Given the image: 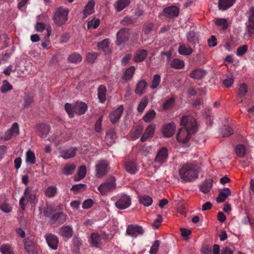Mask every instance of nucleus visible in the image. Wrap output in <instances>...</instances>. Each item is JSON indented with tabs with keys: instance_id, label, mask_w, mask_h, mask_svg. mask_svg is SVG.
Segmentation results:
<instances>
[{
	"instance_id": "obj_1",
	"label": "nucleus",
	"mask_w": 254,
	"mask_h": 254,
	"mask_svg": "<svg viewBox=\"0 0 254 254\" xmlns=\"http://www.w3.org/2000/svg\"><path fill=\"white\" fill-rule=\"evenodd\" d=\"M199 167L195 163H187L179 169L181 178L186 182H191L197 178Z\"/></svg>"
},
{
	"instance_id": "obj_2",
	"label": "nucleus",
	"mask_w": 254,
	"mask_h": 254,
	"mask_svg": "<svg viewBox=\"0 0 254 254\" xmlns=\"http://www.w3.org/2000/svg\"><path fill=\"white\" fill-rule=\"evenodd\" d=\"M38 201V190L31 187H26L24 191L22 196L19 200V206L24 210L27 204L32 206L35 205Z\"/></svg>"
},
{
	"instance_id": "obj_3",
	"label": "nucleus",
	"mask_w": 254,
	"mask_h": 254,
	"mask_svg": "<svg viewBox=\"0 0 254 254\" xmlns=\"http://www.w3.org/2000/svg\"><path fill=\"white\" fill-rule=\"evenodd\" d=\"M64 109L70 118L74 117V114L81 115L85 113L87 110L88 106L82 102H76L73 106L70 103H66L64 105Z\"/></svg>"
},
{
	"instance_id": "obj_4",
	"label": "nucleus",
	"mask_w": 254,
	"mask_h": 254,
	"mask_svg": "<svg viewBox=\"0 0 254 254\" xmlns=\"http://www.w3.org/2000/svg\"><path fill=\"white\" fill-rule=\"evenodd\" d=\"M181 125L193 134L197 130L195 119L191 116H183L181 120Z\"/></svg>"
},
{
	"instance_id": "obj_5",
	"label": "nucleus",
	"mask_w": 254,
	"mask_h": 254,
	"mask_svg": "<svg viewBox=\"0 0 254 254\" xmlns=\"http://www.w3.org/2000/svg\"><path fill=\"white\" fill-rule=\"evenodd\" d=\"M248 21L245 23L246 32L250 37L254 36V6H251L246 14Z\"/></svg>"
},
{
	"instance_id": "obj_6",
	"label": "nucleus",
	"mask_w": 254,
	"mask_h": 254,
	"mask_svg": "<svg viewBox=\"0 0 254 254\" xmlns=\"http://www.w3.org/2000/svg\"><path fill=\"white\" fill-rule=\"evenodd\" d=\"M68 10L66 8L59 7L54 15L53 20L54 23L60 26L64 24L67 20Z\"/></svg>"
},
{
	"instance_id": "obj_7",
	"label": "nucleus",
	"mask_w": 254,
	"mask_h": 254,
	"mask_svg": "<svg viewBox=\"0 0 254 254\" xmlns=\"http://www.w3.org/2000/svg\"><path fill=\"white\" fill-rule=\"evenodd\" d=\"M67 218V215L64 212H57L50 217L49 223L50 225H61L66 221Z\"/></svg>"
},
{
	"instance_id": "obj_8",
	"label": "nucleus",
	"mask_w": 254,
	"mask_h": 254,
	"mask_svg": "<svg viewBox=\"0 0 254 254\" xmlns=\"http://www.w3.org/2000/svg\"><path fill=\"white\" fill-rule=\"evenodd\" d=\"M116 187L115 180L114 178H113L112 181L106 182L100 185L98 188V190L102 195H105L107 193L114 190Z\"/></svg>"
},
{
	"instance_id": "obj_9",
	"label": "nucleus",
	"mask_w": 254,
	"mask_h": 254,
	"mask_svg": "<svg viewBox=\"0 0 254 254\" xmlns=\"http://www.w3.org/2000/svg\"><path fill=\"white\" fill-rule=\"evenodd\" d=\"M192 134L186 129L181 128L177 134L176 138L179 142L186 144Z\"/></svg>"
},
{
	"instance_id": "obj_10",
	"label": "nucleus",
	"mask_w": 254,
	"mask_h": 254,
	"mask_svg": "<svg viewBox=\"0 0 254 254\" xmlns=\"http://www.w3.org/2000/svg\"><path fill=\"white\" fill-rule=\"evenodd\" d=\"M24 248L26 251L31 254H37V246L32 237L24 240Z\"/></svg>"
},
{
	"instance_id": "obj_11",
	"label": "nucleus",
	"mask_w": 254,
	"mask_h": 254,
	"mask_svg": "<svg viewBox=\"0 0 254 254\" xmlns=\"http://www.w3.org/2000/svg\"><path fill=\"white\" fill-rule=\"evenodd\" d=\"M144 233V230L142 226L136 224L128 225V235L135 238Z\"/></svg>"
},
{
	"instance_id": "obj_12",
	"label": "nucleus",
	"mask_w": 254,
	"mask_h": 254,
	"mask_svg": "<svg viewBox=\"0 0 254 254\" xmlns=\"http://www.w3.org/2000/svg\"><path fill=\"white\" fill-rule=\"evenodd\" d=\"M46 242L48 246L53 250H57L59 244L58 237L52 234L47 233L45 236Z\"/></svg>"
},
{
	"instance_id": "obj_13",
	"label": "nucleus",
	"mask_w": 254,
	"mask_h": 254,
	"mask_svg": "<svg viewBox=\"0 0 254 254\" xmlns=\"http://www.w3.org/2000/svg\"><path fill=\"white\" fill-rule=\"evenodd\" d=\"M168 156V149L165 147H162L158 152L155 159V163L162 165L166 162Z\"/></svg>"
},
{
	"instance_id": "obj_14",
	"label": "nucleus",
	"mask_w": 254,
	"mask_h": 254,
	"mask_svg": "<svg viewBox=\"0 0 254 254\" xmlns=\"http://www.w3.org/2000/svg\"><path fill=\"white\" fill-rule=\"evenodd\" d=\"M59 234L64 239L68 240L73 234V228L69 225H64L59 229Z\"/></svg>"
},
{
	"instance_id": "obj_15",
	"label": "nucleus",
	"mask_w": 254,
	"mask_h": 254,
	"mask_svg": "<svg viewBox=\"0 0 254 254\" xmlns=\"http://www.w3.org/2000/svg\"><path fill=\"white\" fill-rule=\"evenodd\" d=\"M109 169V164L106 161H101L96 165L97 174L98 177L105 175Z\"/></svg>"
},
{
	"instance_id": "obj_16",
	"label": "nucleus",
	"mask_w": 254,
	"mask_h": 254,
	"mask_svg": "<svg viewBox=\"0 0 254 254\" xmlns=\"http://www.w3.org/2000/svg\"><path fill=\"white\" fill-rule=\"evenodd\" d=\"M123 110V106L121 105L118 108L111 113L109 116V118L112 124H114L119 121L122 115Z\"/></svg>"
},
{
	"instance_id": "obj_17",
	"label": "nucleus",
	"mask_w": 254,
	"mask_h": 254,
	"mask_svg": "<svg viewBox=\"0 0 254 254\" xmlns=\"http://www.w3.org/2000/svg\"><path fill=\"white\" fill-rule=\"evenodd\" d=\"M176 125L173 122L170 123L163 127L162 133L165 137H170L175 133Z\"/></svg>"
},
{
	"instance_id": "obj_18",
	"label": "nucleus",
	"mask_w": 254,
	"mask_h": 254,
	"mask_svg": "<svg viewBox=\"0 0 254 254\" xmlns=\"http://www.w3.org/2000/svg\"><path fill=\"white\" fill-rule=\"evenodd\" d=\"M77 148L71 147L69 149H64L61 151V157L64 159H68L74 157L76 153Z\"/></svg>"
},
{
	"instance_id": "obj_19",
	"label": "nucleus",
	"mask_w": 254,
	"mask_h": 254,
	"mask_svg": "<svg viewBox=\"0 0 254 254\" xmlns=\"http://www.w3.org/2000/svg\"><path fill=\"white\" fill-rule=\"evenodd\" d=\"M155 129V126L154 124H151L148 126L145 129L144 133L141 137V142H144L148 138L153 136Z\"/></svg>"
},
{
	"instance_id": "obj_20",
	"label": "nucleus",
	"mask_w": 254,
	"mask_h": 254,
	"mask_svg": "<svg viewBox=\"0 0 254 254\" xmlns=\"http://www.w3.org/2000/svg\"><path fill=\"white\" fill-rule=\"evenodd\" d=\"M95 2L94 0H89L85 6L83 11V17L86 18L94 12Z\"/></svg>"
},
{
	"instance_id": "obj_21",
	"label": "nucleus",
	"mask_w": 254,
	"mask_h": 254,
	"mask_svg": "<svg viewBox=\"0 0 254 254\" xmlns=\"http://www.w3.org/2000/svg\"><path fill=\"white\" fill-rule=\"evenodd\" d=\"M164 12L166 16L173 17L178 16L179 9L176 6H171L164 8Z\"/></svg>"
},
{
	"instance_id": "obj_22",
	"label": "nucleus",
	"mask_w": 254,
	"mask_h": 254,
	"mask_svg": "<svg viewBox=\"0 0 254 254\" xmlns=\"http://www.w3.org/2000/svg\"><path fill=\"white\" fill-rule=\"evenodd\" d=\"M117 44L121 45L124 43L127 37V29L126 28H122L117 34Z\"/></svg>"
},
{
	"instance_id": "obj_23",
	"label": "nucleus",
	"mask_w": 254,
	"mask_h": 254,
	"mask_svg": "<svg viewBox=\"0 0 254 254\" xmlns=\"http://www.w3.org/2000/svg\"><path fill=\"white\" fill-rule=\"evenodd\" d=\"M50 131V127L46 124H40L37 127V131L41 137H46Z\"/></svg>"
},
{
	"instance_id": "obj_24",
	"label": "nucleus",
	"mask_w": 254,
	"mask_h": 254,
	"mask_svg": "<svg viewBox=\"0 0 254 254\" xmlns=\"http://www.w3.org/2000/svg\"><path fill=\"white\" fill-rule=\"evenodd\" d=\"M235 1L236 0H219V9L222 10H226L231 7Z\"/></svg>"
},
{
	"instance_id": "obj_25",
	"label": "nucleus",
	"mask_w": 254,
	"mask_h": 254,
	"mask_svg": "<svg viewBox=\"0 0 254 254\" xmlns=\"http://www.w3.org/2000/svg\"><path fill=\"white\" fill-rule=\"evenodd\" d=\"M206 74L205 70L201 68L193 70L190 73V76L195 79H200L203 78Z\"/></svg>"
},
{
	"instance_id": "obj_26",
	"label": "nucleus",
	"mask_w": 254,
	"mask_h": 254,
	"mask_svg": "<svg viewBox=\"0 0 254 254\" xmlns=\"http://www.w3.org/2000/svg\"><path fill=\"white\" fill-rule=\"evenodd\" d=\"M89 241L93 246L99 248L101 245V237L98 233H93L91 235Z\"/></svg>"
},
{
	"instance_id": "obj_27",
	"label": "nucleus",
	"mask_w": 254,
	"mask_h": 254,
	"mask_svg": "<svg viewBox=\"0 0 254 254\" xmlns=\"http://www.w3.org/2000/svg\"><path fill=\"white\" fill-rule=\"evenodd\" d=\"M231 191L228 188H224L219 193L218 197L216 198V201L218 203L224 202L226 198L230 195Z\"/></svg>"
},
{
	"instance_id": "obj_28",
	"label": "nucleus",
	"mask_w": 254,
	"mask_h": 254,
	"mask_svg": "<svg viewBox=\"0 0 254 254\" xmlns=\"http://www.w3.org/2000/svg\"><path fill=\"white\" fill-rule=\"evenodd\" d=\"M192 48L189 45L181 44L178 48V53L181 55L188 56L192 53Z\"/></svg>"
},
{
	"instance_id": "obj_29",
	"label": "nucleus",
	"mask_w": 254,
	"mask_h": 254,
	"mask_svg": "<svg viewBox=\"0 0 254 254\" xmlns=\"http://www.w3.org/2000/svg\"><path fill=\"white\" fill-rule=\"evenodd\" d=\"M212 186V181L206 180L200 186L199 190L204 193H207L210 190Z\"/></svg>"
},
{
	"instance_id": "obj_30",
	"label": "nucleus",
	"mask_w": 254,
	"mask_h": 254,
	"mask_svg": "<svg viewBox=\"0 0 254 254\" xmlns=\"http://www.w3.org/2000/svg\"><path fill=\"white\" fill-rule=\"evenodd\" d=\"M76 169V166L73 164L67 163L66 164L62 169L63 173L66 175L69 176L72 174Z\"/></svg>"
},
{
	"instance_id": "obj_31",
	"label": "nucleus",
	"mask_w": 254,
	"mask_h": 254,
	"mask_svg": "<svg viewBox=\"0 0 254 254\" xmlns=\"http://www.w3.org/2000/svg\"><path fill=\"white\" fill-rule=\"evenodd\" d=\"M107 89L106 87L103 85L99 86L98 89V97L101 103H104L106 100Z\"/></svg>"
},
{
	"instance_id": "obj_32",
	"label": "nucleus",
	"mask_w": 254,
	"mask_h": 254,
	"mask_svg": "<svg viewBox=\"0 0 254 254\" xmlns=\"http://www.w3.org/2000/svg\"><path fill=\"white\" fill-rule=\"evenodd\" d=\"M116 206L120 209H124L127 207V195H123L115 203Z\"/></svg>"
},
{
	"instance_id": "obj_33",
	"label": "nucleus",
	"mask_w": 254,
	"mask_h": 254,
	"mask_svg": "<svg viewBox=\"0 0 254 254\" xmlns=\"http://www.w3.org/2000/svg\"><path fill=\"white\" fill-rule=\"evenodd\" d=\"M147 51L145 50H140L136 52L134 58L136 62H140L143 61L147 56Z\"/></svg>"
},
{
	"instance_id": "obj_34",
	"label": "nucleus",
	"mask_w": 254,
	"mask_h": 254,
	"mask_svg": "<svg viewBox=\"0 0 254 254\" xmlns=\"http://www.w3.org/2000/svg\"><path fill=\"white\" fill-rule=\"evenodd\" d=\"M57 190L56 187L53 186L48 187L45 190V195L49 198L54 197L57 193Z\"/></svg>"
},
{
	"instance_id": "obj_35",
	"label": "nucleus",
	"mask_w": 254,
	"mask_h": 254,
	"mask_svg": "<svg viewBox=\"0 0 254 254\" xmlns=\"http://www.w3.org/2000/svg\"><path fill=\"white\" fill-rule=\"evenodd\" d=\"M147 85V83L145 80H142L138 82L135 89V93L142 94Z\"/></svg>"
},
{
	"instance_id": "obj_36",
	"label": "nucleus",
	"mask_w": 254,
	"mask_h": 254,
	"mask_svg": "<svg viewBox=\"0 0 254 254\" xmlns=\"http://www.w3.org/2000/svg\"><path fill=\"white\" fill-rule=\"evenodd\" d=\"M26 162L29 164H34L36 163V157L34 153L30 150L26 153Z\"/></svg>"
},
{
	"instance_id": "obj_37",
	"label": "nucleus",
	"mask_w": 254,
	"mask_h": 254,
	"mask_svg": "<svg viewBox=\"0 0 254 254\" xmlns=\"http://www.w3.org/2000/svg\"><path fill=\"white\" fill-rule=\"evenodd\" d=\"M236 154L240 158H243L246 154V147L244 145L240 144L237 145L235 149Z\"/></svg>"
},
{
	"instance_id": "obj_38",
	"label": "nucleus",
	"mask_w": 254,
	"mask_h": 254,
	"mask_svg": "<svg viewBox=\"0 0 254 254\" xmlns=\"http://www.w3.org/2000/svg\"><path fill=\"white\" fill-rule=\"evenodd\" d=\"M161 82V76L159 74H156L153 76L150 84V87L154 89L158 87Z\"/></svg>"
},
{
	"instance_id": "obj_39",
	"label": "nucleus",
	"mask_w": 254,
	"mask_h": 254,
	"mask_svg": "<svg viewBox=\"0 0 254 254\" xmlns=\"http://www.w3.org/2000/svg\"><path fill=\"white\" fill-rule=\"evenodd\" d=\"M127 5V0H118L114 6L118 12L121 11Z\"/></svg>"
},
{
	"instance_id": "obj_40",
	"label": "nucleus",
	"mask_w": 254,
	"mask_h": 254,
	"mask_svg": "<svg viewBox=\"0 0 254 254\" xmlns=\"http://www.w3.org/2000/svg\"><path fill=\"white\" fill-rule=\"evenodd\" d=\"M171 66L175 69H182L185 66V63L180 59H174L171 63Z\"/></svg>"
},
{
	"instance_id": "obj_41",
	"label": "nucleus",
	"mask_w": 254,
	"mask_h": 254,
	"mask_svg": "<svg viewBox=\"0 0 254 254\" xmlns=\"http://www.w3.org/2000/svg\"><path fill=\"white\" fill-rule=\"evenodd\" d=\"M215 25L219 27H221L222 30H226L228 27L227 20L225 18H217L215 20Z\"/></svg>"
},
{
	"instance_id": "obj_42",
	"label": "nucleus",
	"mask_w": 254,
	"mask_h": 254,
	"mask_svg": "<svg viewBox=\"0 0 254 254\" xmlns=\"http://www.w3.org/2000/svg\"><path fill=\"white\" fill-rule=\"evenodd\" d=\"M139 202L145 206H149L151 205L153 200L151 197L144 195L140 196Z\"/></svg>"
},
{
	"instance_id": "obj_43",
	"label": "nucleus",
	"mask_w": 254,
	"mask_h": 254,
	"mask_svg": "<svg viewBox=\"0 0 254 254\" xmlns=\"http://www.w3.org/2000/svg\"><path fill=\"white\" fill-rule=\"evenodd\" d=\"M67 60L70 63H77L82 61V57L79 54L74 53L68 56Z\"/></svg>"
},
{
	"instance_id": "obj_44",
	"label": "nucleus",
	"mask_w": 254,
	"mask_h": 254,
	"mask_svg": "<svg viewBox=\"0 0 254 254\" xmlns=\"http://www.w3.org/2000/svg\"><path fill=\"white\" fill-rule=\"evenodd\" d=\"M156 116V112L154 110H151L147 112L143 117V120L146 123H149L153 120Z\"/></svg>"
},
{
	"instance_id": "obj_45",
	"label": "nucleus",
	"mask_w": 254,
	"mask_h": 254,
	"mask_svg": "<svg viewBox=\"0 0 254 254\" xmlns=\"http://www.w3.org/2000/svg\"><path fill=\"white\" fill-rule=\"evenodd\" d=\"M0 251L2 254H14L11 247L8 244H3L0 247Z\"/></svg>"
},
{
	"instance_id": "obj_46",
	"label": "nucleus",
	"mask_w": 254,
	"mask_h": 254,
	"mask_svg": "<svg viewBox=\"0 0 254 254\" xmlns=\"http://www.w3.org/2000/svg\"><path fill=\"white\" fill-rule=\"evenodd\" d=\"M187 40L193 44H195L198 41V37L196 33L193 31H190L187 34Z\"/></svg>"
},
{
	"instance_id": "obj_47",
	"label": "nucleus",
	"mask_w": 254,
	"mask_h": 254,
	"mask_svg": "<svg viewBox=\"0 0 254 254\" xmlns=\"http://www.w3.org/2000/svg\"><path fill=\"white\" fill-rule=\"evenodd\" d=\"M234 81L233 75L232 74H229L227 75L226 78L223 80V83L225 87H230L233 84Z\"/></svg>"
},
{
	"instance_id": "obj_48",
	"label": "nucleus",
	"mask_w": 254,
	"mask_h": 254,
	"mask_svg": "<svg viewBox=\"0 0 254 254\" xmlns=\"http://www.w3.org/2000/svg\"><path fill=\"white\" fill-rule=\"evenodd\" d=\"M148 103V98L146 97L143 98L140 101L139 104H138V107H137V110L139 112H142L145 109V108L146 107Z\"/></svg>"
},
{
	"instance_id": "obj_49",
	"label": "nucleus",
	"mask_w": 254,
	"mask_h": 254,
	"mask_svg": "<svg viewBox=\"0 0 254 254\" xmlns=\"http://www.w3.org/2000/svg\"><path fill=\"white\" fill-rule=\"evenodd\" d=\"M12 89V86L7 80H4L3 81L2 85L0 88V91L3 93H6L9 90Z\"/></svg>"
},
{
	"instance_id": "obj_50",
	"label": "nucleus",
	"mask_w": 254,
	"mask_h": 254,
	"mask_svg": "<svg viewBox=\"0 0 254 254\" xmlns=\"http://www.w3.org/2000/svg\"><path fill=\"white\" fill-rule=\"evenodd\" d=\"M109 41L108 39H105L98 44L99 49L102 50L104 52L108 50Z\"/></svg>"
},
{
	"instance_id": "obj_51",
	"label": "nucleus",
	"mask_w": 254,
	"mask_h": 254,
	"mask_svg": "<svg viewBox=\"0 0 254 254\" xmlns=\"http://www.w3.org/2000/svg\"><path fill=\"white\" fill-rule=\"evenodd\" d=\"M9 129L13 136H16L19 134V127L17 123H14Z\"/></svg>"
},
{
	"instance_id": "obj_52",
	"label": "nucleus",
	"mask_w": 254,
	"mask_h": 254,
	"mask_svg": "<svg viewBox=\"0 0 254 254\" xmlns=\"http://www.w3.org/2000/svg\"><path fill=\"white\" fill-rule=\"evenodd\" d=\"M100 21L99 19H92L87 22V27L88 29L93 27L94 29L97 28L100 25Z\"/></svg>"
},
{
	"instance_id": "obj_53",
	"label": "nucleus",
	"mask_w": 254,
	"mask_h": 254,
	"mask_svg": "<svg viewBox=\"0 0 254 254\" xmlns=\"http://www.w3.org/2000/svg\"><path fill=\"white\" fill-rule=\"evenodd\" d=\"M86 186L85 184H79L73 185L71 188V190L73 191L75 193L80 192L85 190Z\"/></svg>"
},
{
	"instance_id": "obj_54",
	"label": "nucleus",
	"mask_w": 254,
	"mask_h": 254,
	"mask_svg": "<svg viewBox=\"0 0 254 254\" xmlns=\"http://www.w3.org/2000/svg\"><path fill=\"white\" fill-rule=\"evenodd\" d=\"M11 207L6 200L0 203V209L5 213H8L11 211Z\"/></svg>"
},
{
	"instance_id": "obj_55",
	"label": "nucleus",
	"mask_w": 254,
	"mask_h": 254,
	"mask_svg": "<svg viewBox=\"0 0 254 254\" xmlns=\"http://www.w3.org/2000/svg\"><path fill=\"white\" fill-rule=\"evenodd\" d=\"M53 208L49 204L46 203V206L44 207L43 214L45 217H50L53 212Z\"/></svg>"
},
{
	"instance_id": "obj_56",
	"label": "nucleus",
	"mask_w": 254,
	"mask_h": 254,
	"mask_svg": "<svg viewBox=\"0 0 254 254\" xmlns=\"http://www.w3.org/2000/svg\"><path fill=\"white\" fill-rule=\"evenodd\" d=\"M223 137H228L233 133L232 129L230 127L225 126L221 131Z\"/></svg>"
},
{
	"instance_id": "obj_57",
	"label": "nucleus",
	"mask_w": 254,
	"mask_h": 254,
	"mask_svg": "<svg viewBox=\"0 0 254 254\" xmlns=\"http://www.w3.org/2000/svg\"><path fill=\"white\" fill-rule=\"evenodd\" d=\"M175 104V99L173 98H170L165 101L163 105V108L164 110L171 109Z\"/></svg>"
},
{
	"instance_id": "obj_58",
	"label": "nucleus",
	"mask_w": 254,
	"mask_h": 254,
	"mask_svg": "<svg viewBox=\"0 0 254 254\" xmlns=\"http://www.w3.org/2000/svg\"><path fill=\"white\" fill-rule=\"evenodd\" d=\"M86 174V166L84 165L81 166L79 169V170L78 171V176L79 178L76 180L75 179V180L79 181L80 179L83 178Z\"/></svg>"
},
{
	"instance_id": "obj_59",
	"label": "nucleus",
	"mask_w": 254,
	"mask_h": 254,
	"mask_svg": "<svg viewBox=\"0 0 254 254\" xmlns=\"http://www.w3.org/2000/svg\"><path fill=\"white\" fill-rule=\"evenodd\" d=\"M141 128L138 127L134 130H132L130 133V137L132 139L135 140L138 138L141 133Z\"/></svg>"
},
{
	"instance_id": "obj_60",
	"label": "nucleus",
	"mask_w": 254,
	"mask_h": 254,
	"mask_svg": "<svg viewBox=\"0 0 254 254\" xmlns=\"http://www.w3.org/2000/svg\"><path fill=\"white\" fill-rule=\"evenodd\" d=\"M137 171L136 164L134 162H128V173L131 174H134Z\"/></svg>"
},
{
	"instance_id": "obj_61",
	"label": "nucleus",
	"mask_w": 254,
	"mask_h": 254,
	"mask_svg": "<svg viewBox=\"0 0 254 254\" xmlns=\"http://www.w3.org/2000/svg\"><path fill=\"white\" fill-rule=\"evenodd\" d=\"M159 246H160L159 241H158V240L155 241L150 248V250L149 251V253H152V254H157L158 252V250Z\"/></svg>"
},
{
	"instance_id": "obj_62",
	"label": "nucleus",
	"mask_w": 254,
	"mask_h": 254,
	"mask_svg": "<svg viewBox=\"0 0 254 254\" xmlns=\"http://www.w3.org/2000/svg\"><path fill=\"white\" fill-rule=\"evenodd\" d=\"M98 56V54L97 53H89L86 56V59L89 63L92 64L95 62Z\"/></svg>"
},
{
	"instance_id": "obj_63",
	"label": "nucleus",
	"mask_w": 254,
	"mask_h": 254,
	"mask_svg": "<svg viewBox=\"0 0 254 254\" xmlns=\"http://www.w3.org/2000/svg\"><path fill=\"white\" fill-rule=\"evenodd\" d=\"M248 49V46L247 45L239 47L237 50V55L239 57L243 56L247 52Z\"/></svg>"
},
{
	"instance_id": "obj_64",
	"label": "nucleus",
	"mask_w": 254,
	"mask_h": 254,
	"mask_svg": "<svg viewBox=\"0 0 254 254\" xmlns=\"http://www.w3.org/2000/svg\"><path fill=\"white\" fill-rule=\"evenodd\" d=\"M103 116H101L97 120L95 126H94V129L97 132H99L101 130V126H102V123L103 121Z\"/></svg>"
}]
</instances>
